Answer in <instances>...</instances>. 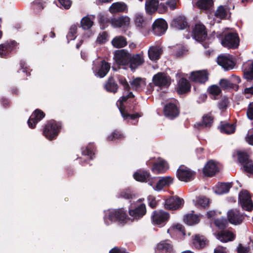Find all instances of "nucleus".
Listing matches in <instances>:
<instances>
[{
  "label": "nucleus",
  "instance_id": "nucleus-18",
  "mask_svg": "<svg viewBox=\"0 0 253 253\" xmlns=\"http://www.w3.org/2000/svg\"><path fill=\"white\" fill-rule=\"evenodd\" d=\"M219 170L218 164L213 160H210L204 166L203 171L207 176H212Z\"/></svg>",
  "mask_w": 253,
  "mask_h": 253
},
{
  "label": "nucleus",
  "instance_id": "nucleus-58",
  "mask_svg": "<svg viewBox=\"0 0 253 253\" xmlns=\"http://www.w3.org/2000/svg\"><path fill=\"white\" fill-rule=\"evenodd\" d=\"M244 169L247 172L253 174V161L248 162L247 164H245Z\"/></svg>",
  "mask_w": 253,
  "mask_h": 253
},
{
  "label": "nucleus",
  "instance_id": "nucleus-7",
  "mask_svg": "<svg viewBox=\"0 0 253 253\" xmlns=\"http://www.w3.org/2000/svg\"><path fill=\"white\" fill-rule=\"evenodd\" d=\"M194 6L198 8L201 12L211 15L214 11V1L213 0H198Z\"/></svg>",
  "mask_w": 253,
  "mask_h": 253
},
{
  "label": "nucleus",
  "instance_id": "nucleus-14",
  "mask_svg": "<svg viewBox=\"0 0 253 253\" xmlns=\"http://www.w3.org/2000/svg\"><path fill=\"white\" fill-rule=\"evenodd\" d=\"M190 80L199 84L205 83L209 79V73L207 70H200L192 72Z\"/></svg>",
  "mask_w": 253,
  "mask_h": 253
},
{
  "label": "nucleus",
  "instance_id": "nucleus-64",
  "mask_svg": "<svg viewBox=\"0 0 253 253\" xmlns=\"http://www.w3.org/2000/svg\"><path fill=\"white\" fill-rule=\"evenodd\" d=\"M249 251V249L247 247L243 246L241 244H239L237 247V252L239 253H247Z\"/></svg>",
  "mask_w": 253,
  "mask_h": 253
},
{
  "label": "nucleus",
  "instance_id": "nucleus-62",
  "mask_svg": "<svg viewBox=\"0 0 253 253\" xmlns=\"http://www.w3.org/2000/svg\"><path fill=\"white\" fill-rule=\"evenodd\" d=\"M82 154L88 156L90 159H92V156L94 155V153L91 150V147L89 148L88 147H86L84 150H82Z\"/></svg>",
  "mask_w": 253,
  "mask_h": 253
},
{
  "label": "nucleus",
  "instance_id": "nucleus-63",
  "mask_svg": "<svg viewBox=\"0 0 253 253\" xmlns=\"http://www.w3.org/2000/svg\"><path fill=\"white\" fill-rule=\"evenodd\" d=\"M225 220L219 219H216L214 221V223L215 225L220 229L224 228L225 226Z\"/></svg>",
  "mask_w": 253,
  "mask_h": 253
},
{
  "label": "nucleus",
  "instance_id": "nucleus-42",
  "mask_svg": "<svg viewBox=\"0 0 253 253\" xmlns=\"http://www.w3.org/2000/svg\"><path fill=\"white\" fill-rule=\"evenodd\" d=\"M105 88L107 91L115 93L118 90V86L113 78H110L105 85Z\"/></svg>",
  "mask_w": 253,
  "mask_h": 253
},
{
  "label": "nucleus",
  "instance_id": "nucleus-12",
  "mask_svg": "<svg viewBox=\"0 0 253 253\" xmlns=\"http://www.w3.org/2000/svg\"><path fill=\"white\" fill-rule=\"evenodd\" d=\"M168 29V24L163 18L157 19L153 24L152 31L155 35L161 36L163 35Z\"/></svg>",
  "mask_w": 253,
  "mask_h": 253
},
{
  "label": "nucleus",
  "instance_id": "nucleus-41",
  "mask_svg": "<svg viewBox=\"0 0 253 253\" xmlns=\"http://www.w3.org/2000/svg\"><path fill=\"white\" fill-rule=\"evenodd\" d=\"M112 44L116 48H121L125 46L127 44V42L125 37L118 36L113 39Z\"/></svg>",
  "mask_w": 253,
  "mask_h": 253
},
{
  "label": "nucleus",
  "instance_id": "nucleus-61",
  "mask_svg": "<svg viewBox=\"0 0 253 253\" xmlns=\"http://www.w3.org/2000/svg\"><path fill=\"white\" fill-rule=\"evenodd\" d=\"M168 10L167 6L163 3H159V6L157 8V11L160 14H163Z\"/></svg>",
  "mask_w": 253,
  "mask_h": 253
},
{
  "label": "nucleus",
  "instance_id": "nucleus-4",
  "mask_svg": "<svg viewBox=\"0 0 253 253\" xmlns=\"http://www.w3.org/2000/svg\"><path fill=\"white\" fill-rule=\"evenodd\" d=\"M60 127L59 123L53 120L50 121L45 125L43 134L48 139L51 140L57 136Z\"/></svg>",
  "mask_w": 253,
  "mask_h": 253
},
{
  "label": "nucleus",
  "instance_id": "nucleus-23",
  "mask_svg": "<svg viewBox=\"0 0 253 253\" xmlns=\"http://www.w3.org/2000/svg\"><path fill=\"white\" fill-rule=\"evenodd\" d=\"M165 116L170 119H173L179 114V111L176 106L173 103L167 104L164 109Z\"/></svg>",
  "mask_w": 253,
  "mask_h": 253
},
{
  "label": "nucleus",
  "instance_id": "nucleus-53",
  "mask_svg": "<svg viewBox=\"0 0 253 253\" xmlns=\"http://www.w3.org/2000/svg\"><path fill=\"white\" fill-rule=\"evenodd\" d=\"M124 137V135L119 131H115L111 135L108 136V139L109 140H115L116 139H121Z\"/></svg>",
  "mask_w": 253,
  "mask_h": 253
},
{
  "label": "nucleus",
  "instance_id": "nucleus-51",
  "mask_svg": "<svg viewBox=\"0 0 253 253\" xmlns=\"http://www.w3.org/2000/svg\"><path fill=\"white\" fill-rule=\"evenodd\" d=\"M172 231L179 232L183 235L185 234L182 225L179 224L174 225L170 229L168 230V233L169 234Z\"/></svg>",
  "mask_w": 253,
  "mask_h": 253
},
{
  "label": "nucleus",
  "instance_id": "nucleus-28",
  "mask_svg": "<svg viewBox=\"0 0 253 253\" xmlns=\"http://www.w3.org/2000/svg\"><path fill=\"white\" fill-rule=\"evenodd\" d=\"M44 117V114L40 110H36L30 117L28 124L32 128L35 127L36 124Z\"/></svg>",
  "mask_w": 253,
  "mask_h": 253
},
{
  "label": "nucleus",
  "instance_id": "nucleus-45",
  "mask_svg": "<svg viewBox=\"0 0 253 253\" xmlns=\"http://www.w3.org/2000/svg\"><path fill=\"white\" fill-rule=\"evenodd\" d=\"M93 20L90 17H83L81 21L82 27L85 30L90 28L93 25Z\"/></svg>",
  "mask_w": 253,
  "mask_h": 253
},
{
  "label": "nucleus",
  "instance_id": "nucleus-17",
  "mask_svg": "<svg viewBox=\"0 0 253 253\" xmlns=\"http://www.w3.org/2000/svg\"><path fill=\"white\" fill-rule=\"evenodd\" d=\"M217 61L218 65L226 71L232 69L235 66L233 58L229 55L219 56Z\"/></svg>",
  "mask_w": 253,
  "mask_h": 253
},
{
  "label": "nucleus",
  "instance_id": "nucleus-9",
  "mask_svg": "<svg viewBox=\"0 0 253 253\" xmlns=\"http://www.w3.org/2000/svg\"><path fill=\"white\" fill-rule=\"evenodd\" d=\"M239 203L243 210L251 211L253 208V203L247 191H242L239 195Z\"/></svg>",
  "mask_w": 253,
  "mask_h": 253
},
{
  "label": "nucleus",
  "instance_id": "nucleus-44",
  "mask_svg": "<svg viewBox=\"0 0 253 253\" xmlns=\"http://www.w3.org/2000/svg\"><path fill=\"white\" fill-rule=\"evenodd\" d=\"M220 131L222 133L226 134H231L235 130V126L233 124H225L221 125L219 127Z\"/></svg>",
  "mask_w": 253,
  "mask_h": 253
},
{
  "label": "nucleus",
  "instance_id": "nucleus-35",
  "mask_svg": "<svg viewBox=\"0 0 253 253\" xmlns=\"http://www.w3.org/2000/svg\"><path fill=\"white\" fill-rule=\"evenodd\" d=\"M168 168L167 163L164 160H160L154 164L152 170L156 173H161L166 171Z\"/></svg>",
  "mask_w": 253,
  "mask_h": 253
},
{
  "label": "nucleus",
  "instance_id": "nucleus-31",
  "mask_svg": "<svg viewBox=\"0 0 253 253\" xmlns=\"http://www.w3.org/2000/svg\"><path fill=\"white\" fill-rule=\"evenodd\" d=\"M111 25L114 27L127 26L129 23L128 17H114L111 19Z\"/></svg>",
  "mask_w": 253,
  "mask_h": 253
},
{
  "label": "nucleus",
  "instance_id": "nucleus-20",
  "mask_svg": "<svg viewBox=\"0 0 253 253\" xmlns=\"http://www.w3.org/2000/svg\"><path fill=\"white\" fill-rule=\"evenodd\" d=\"M153 82L158 86H166L170 84L169 78L164 73H158L154 76Z\"/></svg>",
  "mask_w": 253,
  "mask_h": 253
},
{
  "label": "nucleus",
  "instance_id": "nucleus-37",
  "mask_svg": "<svg viewBox=\"0 0 253 253\" xmlns=\"http://www.w3.org/2000/svg\"><path fill=\"white\" fill-rule=\"evenodd\" d=\"M231 187V183H221L216 185L213 188V190L214 192L217 194H223L228 192Z\"/></svg>",
  "mask_w": 253,
  "mask_h": 253
},
{
  "label": "nucleus",
  "instance_id": "nucleus-57",
  "mask_svg": "<svg viewBox=\"0 0 253 253\" xmlns=\"http://www.w3.org/2000/svg\"><path fill=\"white\" fill-rule=\"evenodd\" d=\"M59 3L65 9H69L72 4L71 0H58Z\"/></svg>",
  "mask_w": 253,
  "mask_h": 253
},
{
  "label": "nucleus",
  "instance_id": "nucleus-5",
  "mask_svg": "<svg viewBox=\"0 0 253 253\" xmlns=\"http://www.w3.org/2000/svg\"><path fill=\"white\" fill-rule=\"evenodd\" d=\"M133 97L134 95L133 93L131 92H129L126 95L124 94L117 102V105L118 106L121 112V115L124 120H127L128 118L134 120L135 118L140 117V115H139L138 113L129 115L126 111V109L123 105L124 102H125L127 99L133 98Z\"/></svg>",
  "mask_w": 253,
  "mask_h": 253
},
{
  "label": "nucleus",
  "instance_id": "nucleus-16",
  "mask_svg": "<svg viewBox=\"0 0 253 253\" xmlns=\"http://www.w3.org/2000/svg\"><path fill=\"white\" fill-rule=\"evenodd\" d=\"M173 182V178L170 176L160 177L159 180L155 184L156 182L151 186L153 189L156 191H160L163 190L164 187H169Z\"/></svg>",
  "mask_w": 253,
  "mask_h": 253
},
{
  "label": "nucleus",
  "instance_id": "nucleus-48",
  "mask_svg": "<svg viewBox=\"0 0 253 253\" xmlns=\"http://www.w3.org/2000/svg\"><path fill=\"white\" fill-rule=\"evenodd\" d=\"M135 25L138 28H142L147 26L149 22L144 19L143 17H135Z\"/></svg>",
  "mask_w": 253,
  "mask_h": 253
},
{
  "label": "nucleus",
  "instance_id": "nucleus-29",
  "mask_svg": "<svg viewBox=\"0 0 253 253\" xmlns=\"http://www.w3.org/2000/svg\"><path fill=\"white\" fill-rule=\"evenodd\" d=\"M217 239L222 242H228L232 241L235 238V234L229 231H222L215 234Z\"/></svg>",
  "mask_w": 253,
  "mask_h": 253
},
{
  "label": "nucleus",
  "instance_id": "nucleus-36",
  "mask_svg": "<svg viewBox=\"0 0 253 253\" xmlns=\"http://www.w3.org/2000/svg\"><path fill=\"white\" fill-rule=\"evenodd\" d=\"M162 52V50L160 46H152L148 50L149 58L151 60H157L159 58Z\"/></svg>",
  "mask_w": 253,
  "mask_h": 253
},
{
  "label": "nucleus",
  "instance_id": "nucleus-21",
  "mask_svg": "<svg viewBox=\"0 0 253 253\" xmlns=\"http://www.w3.org/2000/svg\"><path fill=\"white\" fill-rule=\"evenodd\" d=\"M146 212V206L144 204H140L136 206L134 209H129V213L133 219H138L145 214Z\"/></svg>",
  "mask_w": 253,
  "mask_h": 253
},
{
  "label": "nucleus",
  "instance_id": "nucleus-30",
  "mask_svg": "<svg viewBox=\"0 0 253 253\" xmlns=\"http://www.w3.org/2000/svg\"><path fill=\"white\" fill-rule=\"evenodd\" d=\"M17 45L15 41H12L9 43L0 44V56L1 57H5L9 54L13 48Z\"/></svg>",
  "mask_w": 253,
  "mask_h": 253
},
{
  "label": "nucleus",
  "instance_id": "nucleus-33",
  "mask_svg": "<svg viewBox=\"0 0 253 253\" xmlns=\"http://www.w3.org/2000/svg\"><path fill=\"white\" fill-rule=\"evenodd\" d=\"M158 6H159L158 0H146L145 10L146 13L152 15L157 11Z\"/></svg>",
  "mask_w": 253,
  "mask_h": 253
},
{
  "label": "nucleus",
  "instance_id": "nucleus-52",
  "mask_svg": "<svg viewBox=\"0 0 253 253\" xmlns=\"http://www.w3.org/2000/svg\"><path fill=\"white\" fill-rule=\"evenodd\" d=\"M219 84L221 87L224 89L230 88L233 87V84L229 81L225 79L221 80Z\"/></svg>",
  "mask_w": 253,
  "mask_h": 253
},
{
  "label": "nucleus",
  "instance_id": "nucleus-34",
  "mask_svg": "<svg viewBox=\"0 0 253 253\" xmlns=\"http://www.w3.org/2000/svg\"><path fill=\"white\" fill-rule=\"evenodd\" d=\"M130 68L131 70H135L143 62V59L139 54L131 55L129 59Z\"/></svg>",
  "mask_w": 253,
  "mask_h": 253
},
{
  "label": "nucleus",
  "instance_id": "nucleus-22",
  "mask_svg": "<svg viewBox=\"0 0 253 253\" xmlns=\"http://www.w3.org/2000/svg\"><path fill=\"white\" fill-rule=\"evenodd\" d=\"M109 11L112 14L118 13H127L128 6L124 2H116L113 3L109 7Z\"/></svg>",
  "mask_w": 253,
  "mask_h": 253
},
{
  "label": "nucleus",
  "instance_id": "nucleus-38",
  "mask_svg": "<svg viewBox=\"0 0 253 253\" xmlns=\"http://www.w3.org/2000/svg\"><path fill=\"white\" fill-rule=\"evenodd\" d=\"M192 244L195 248L197 249H201L204 248L206 246L207 241L204 237L199 235H196L193 237Z\"/></svg>",
  "mask_w": 253,
  "mask_h": 253
},
{
  "label": "nucleus",
  "instance_id": "nucleus-39",
  "mask_svg": "<svg viewBox=\"0 0 253 253\" xmlns=\"http://www.w3.org/2000/svg\"><path fill=\"white\" fill-rule=\"evenodd\" d=\"M190 87L189 82L185 79H181L178 82V88L177 92L182 94L188 91Z\"/></svg>",
  "mask_w": 253,
  "mask_h": 253
},
{
  "label": "nucleus",
  "instance_id": "nucleus-2",
  "mask_svg": "<svg viewBox=\"0 0 253 253\" xmlns=\"http://www.w3.org/2000/svg\"><path fill=\"white\" fill-rule=\"evenodd\" d=\"M169 218V213L162 210L154 211L151 215L152 224L159 227H162L165 226Z\"/></svg>",
  "mask_w": 253,
  "mask_h": 253
},
{
  "label": "nucleus",
  "instance_id": "nucleus-3",
  "mask_svg": "<svg viewBox=\"0 0 253 253\" xmlns=\"http://www.w3.org/2000/svg\"><path fill=\"white\" fill-rule=\"evenodd\" d=\"M110 68V65L100 59H96L93 62L92 70L96 76L103 78L106 75Z\"/></svg>",
  "mask_w": 253,
  "mask_h": 253
},
{
  "label": "nucleus",
  "instance_id": "nucleus-13",
  "mask_svg": "<svg viewBox=\"0 0 253 253\" xmlns=\"http://www.w3.org/2000/svg\"><path fill=\"white\" fill-rule=\"evenodd\" d=\"M130 54L124 49L117 50L114 55L115 62L119 66H125L128 64Z\"/></svg>",
  "mask_w": 253,
  "mask_h": 253
},
{
  "label": "nucleus",
  "instance_id": "nucleus-40",
  "mask_svg": "<svg viewBox=\"0 0 253 253\" xmlns=\"http://www.w3.org/2000/svg\"><path fill=\"white\" fill-rule=\"evenodd\" d=\"M199 220V217L197 215L194 214L193 212L185 215L184 217V222L189 225L198 223Z\"/></svg>",
  "mask_w": 253,
  "mask_h": 253
},
{
  "label": "nucleus",
  "instance_id": "nucleus-43",
  "mask_svg": "<svg viewBox=\"0 0 253 253\" xmlns=\"http://www.w3.org/2000/svg\"><path fill=\"white\" fill-rule=\"evenodd\" d=\"M195 205L197 207H206L209 205V200L204 196H200L196 198L194 201Z\"/></svg>",
  "mask_w": 253,
  "mask_h": 253
},
{
  "label": "nucleus",
  "instance_id": "nucleus-47",
  "mask_svg": "<svg viewBox=\"0 0 253 253\" xmlns=\"http://www.w3.org/2000/svg\"><path fill=\"white\" fill-rule=\"evenodd\" d=\"M237 154L239 162L244 167L245 164H247L248 162L249 161L248 160L249 158L248 155L246 153L240 151H238Z\"/></svg>",
  "mask_w": 253,
  "mask_h": 253
},
{
  "label": "nucleus",
  "instance_id": "nucleus-50",
  "mask_svg": "<svg viewBox=\"0 0 253 253\" xmlns=\"http://www.w3.org/2000/svg\"><path fill=\"white\" fill-rule=\"evenodd\" d=\"M213 122V117L211 114H207L203 117V125L206 127L210 126Z\"/></svg>",
  "mask_w": 253,
  "mask_h": 253
},
{
  "label": "nucleus",
  "instance_id": "nucleus-26",
  "mask_svg": "<svg viewBox=\"0 0 253 253\" xmlns=\"http://www.w3.org/2000/svg\"><path fill=\"white\" fill-rule=\"evenodd\" d=\"M172 250V246L169 241H163L158 243L155 249V253H168Z\"/></svg>",
  "mask_w": 253,
  "mask_h": 253
},
{
  "label": "nucleus",
  "instance_id": "nucleus-60",
  "mask_svg": "<svg viewBox=\"0 0 253 253\" xmlns=\"http://www.w3.org/2000/svg\"><path fill=\"white\" fill-rule=\"evenodd\" d=\"M119 82L124 86V88L125 90L128 91L130 89V86L127 82L126 80L122 77L119 78Z\"/></svg>",
  "mask_w": 253,
  "mask_h": 253
},
{
  "label": "nucleus",
  "instance_id": "nucleus-24",
  "mask_svg": "<svg viewBox=\"0 0 253 253\" xmlns=\"http://www.w3.org/2000/svg\"><path fill=\"white\" fill-rule=\"evenodd\" d=\"M182 204V200L178 197H172L167 199L165 203V208L168 210H175L178 209Z\"/></svg>",
  "mask_w": 253,
  "mask_h": 253
},
{
  "label": "nucleus",
  "instance_id": "nucleus-55",
  "mask_svg": "<svg viewBox=\"0 0 253 253\" xmlns=\"http://www.w3.org/2000/svg\"><path fill=\"white\" fill-rule=\"evenodd\" d=\"M108 35L106 32H103L102 33L99 34L97 38V42L99 43H104L107 40Z\"/></svg>",
  "mask_w": 253,
  "mask_h": 253
},
{
  "label": "nucleus",
  "instance_id": "nucleus-11",
  "mask_svg": "<svg viewBox=\"0 0 253 253\" xmlns=\"http://www.w3.org/2000/svg\"><path fill=\"white\" fill-rule=\"evenodd\" d=\"M193 37L198 42H203L205 41L207 37V33L205 26L200 23H197L195 25L193 30Z\"/></svg>",
  "mask_w": 253,
  "mask_h": 253
},
{
  "label": "nucleus",
  "instance_id": "nucleus-56",
  "mask_svg": "<svg viewBox=\"0 0 253 253\" xmlns=\"http://www.w3.org/2000/svg\"><path fill=\"white\" fill-rule=\"evenodd\" d=\"M246 140L250 145H253V128L249 130Z\"/></svg>",
  "mask_w": 253,
  "mask_h": 253
},
{
  "label": "nucleus",
  "instance_id": "nucleus-15",
  "mask_svg": "<svg viewBox=\"0 0 253 253\" xmlns=\"http://www.w3.org/2000/svg\"><path fill=\"white\" fill-rule=\"evenodd\" d=\"M177 176L180 180L187 182L193 178L194 172L187 167L181 166L177 169Z\"/></svg>",
  "mask_w": 253,
  "mask_h": 253
},
{
  "label": "nucleus",
  "instance_id": "nucleus-27",
  "mask_svg": "<svg viewBox=\"0 0 253 253\" xmlns=\"http://www.w3.org/2000/svg\"><path fill=\"white\" fill-rule=\"evenodd\" d=\"M170 25L176 30H183L188 26L185 17H175Z\"/></svg>",
  "mask_w": 253,
  "mask_h": 253
},
{
  "label": "nucleus",
  "instance_id": "nucleus-10",
  "mask_svg": "<svg viewBox=\"0 0 253 253\" xmlns=\"http://www.w3.org/2000/svg\"><path fill=\"white\" fill-rule=\"evenodd\" d=\"M234 4L232 1L228 0L224 5L218 6L214 13V16H231L233 14Z\"/></svg>",
  "mask_w": 253,
  "mask_h": 253
},
{
  "label": "nucleus",
  "instance_id": "nucleus-54",
  "mask_svg": "<svg viewBox=\"0 0 253 253\" xmlns=\"http://www.w3.org/2000/svg\"><path fill=\"white\" fill-rule=\"evenodd\" d=\"M209 92L210 94L213 95H217L220 93V89L217 85H212L208 89Z\"/></svg>",
  "mask_w": 253,
  "mask_h": 253
},
{
  "label": "nucleus",
  "instance_id": "nucleus-19",
  "mask_svg": "<svg viewBox=\"0 0 253 253\" xmlns=\"http://www.w3.org/2000/svg\"><path fill=\"white\" fill-rule=\"evenodd\" d=\"M227 217L229 222L234 225L241 224L244 218V215L236 209H233L228 212Z\"/></svg>",
  "mask_w": 253,
  "mask_h": 253
},
{
  "label": "nucleus",
  "instance_id": "nucleus-25",
  "mask_svg": "<svg viewBox=\"0 0 253 253\" xmlns=\"http://www.w3.org/2000/svg\"><path fill=\"white\" fill-rule=\"evenodd\" d=\"M242 69L244 77L248 81L253 80V60H248L244 63Z\"/></svg>",
  "mask_w": 253,
  "mask_h": 253
},
{
  "label": "nucleus",
  "instance_id": "nucleus-46",
  "mask_svg": "<svg viewBox=\"0 0 253 253\" xmlns=\"http://www.w3.org/2000/svg\"><path fill=\"white\" fill-rule=\"evenodd\" d=\"M44 6L40 0H36L33 1L32 8L35 14H40V12L43 9Z\"/></svg>",
  "mask_w": 253,
  "mask_h": 253
},
{
  "label": "nucleus",
  "instance_id": "nucleus-8",
  "mask_svg": "<svg viewBox=\"0 0 253 253\" xmlns=\"http://www.w3.org/2000/svg\"><path fill=\"white\" fill-rule=\"evenodd\" d=\"M134 178L138 181L141 182H148L149 185L151 186L156 181V177H151L150 173L147 171L139 170L133 174Z\"/></svg>",
  "mask_w": 253,
  "mask_h": 253
},
{
  "label": "nucleus",
  "instance_id": "nucleus-6",
  "mask_svg": "<svg viewBox=\"0 0 253 253\" xmlns=\"http://www.w3.org/2000/svg\"><path fill=\"white\" fill-rule=\"evenodd\" d=\"M240 40L236 33H230L225 35L221 41V44L228 48H236L239 45Z\"/></svg>",
  "mask_w": 253,
  "mask_h": 253
},
{
  "label": "nucleus",
  "instance_id": "nucleus-49",
  "mask_svg": "<svg viewBox=\"0 0 253 253\" xmlns=\"http://www.w3.org/2000/svg\"><path fill=\"white\" fill-rule=\"evenodd\" d=\"M77 29V27L76 25H73L71 26L70 31L67 35V39L68 41L75 39Z\"/></svg>",
  "mask_w": 253,
  "mask_h": 253
},
{
  "label": "nucleus",
  "instance_id": "nucleus-1",
  "mask_svg": "<svg viewBox=\"0 0 253 253\" xmlns=\"http://www.w3.org/2000/svg\"><path fill=\"white\" fill-rule=\"evenodd\" d=\"M127 215L122 209L118 210H109L105 211L104 219L105 223L109 225L116 221H124Z\"/></svg>",
  "mask_w": 253,
  "mask_h": 253
},
{
  "label": "nucleus",
  "instance_id": "nucleus-32",
  "mask_svg": "<svg viewBox=\"0 0 253 253\" xmlns=\"http://www.w3.org/2000/svg\"><path fill=\"white\" fill-rule=\"evenodd\" d=\"M131 87L133 90L140 91L146 85V82L144 79L136 78L130 82Z\"/></svg>",
  "mask_w": 253,
  "mask_h": 253
},
{
  "label": "nucleus",
  "instance_id": "nucleus-59",
  "mask_svg": "<svg viewBox=\"0 0 253 253\" xmlns=\"http://www.w3.org/2000/svg\"><path fill=\"white\" fill-rule=\"evenodd\" d=\"M248 118L250 120H253V102L249 104L247 111Z\"/></svg>",
  "mask_w": 253,
  "mask_h": 253
}]
</instances>
